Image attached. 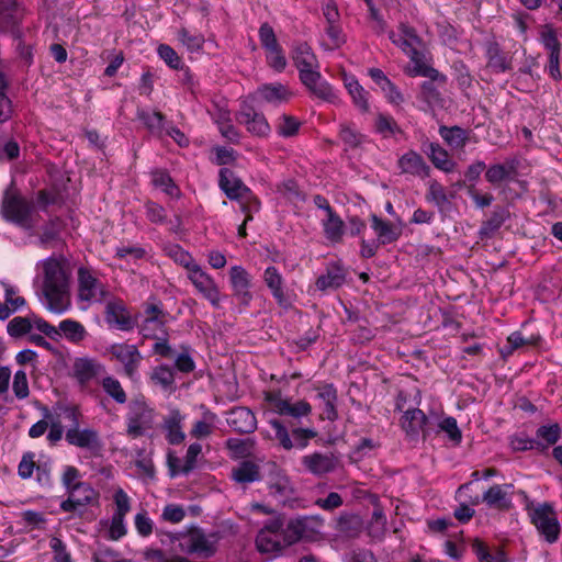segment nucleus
Returning a JSON list of instances; mask_svg holds the SVG:
<instances>
[{
	"label": "nucleus",
	"mask_w": 562,
	"mask_h": 562,
	"mask_svg": "<svg viewBox=\"0 0 562 562\" xmlns=\"http://www.w3.org/2000/svg\"><path fill=\"white\" fill-rule=\"evenodd\" d=\"M292 59L301 82L317 98L335 102L336 93L329 83L321 80L318 60L307 43L301 42L293 46Z\"/></svg>",
	"instance_id": "nucleus-1"
},
{
	"label": "nucleus",
	"mask_w": 562,
	"mask_h": 562,
	"mask_svg": "<svg viewBox=\"0 0 562 562\" xmlns=\"http://www.w3.org/2000/svg\"><path fill=\"white\" fill-rule=\"evenodd\" d=\"M43 293L49 311L59 314L70 307L69 271L61 260L49 258L44 262Z\"/></svg>",
	"instance_id": "nucleus-2"
},
{
	"label": "nucleus",
	"mask_w": 562,
	"mask_h": 562,
	"mask_svg": "<svg viewBox=\"0 0 562 562\" xmlns=\"http://www.w3.org/2000/svg\"><path fill=\"white\" fill-rule=\"evenodd\" d=\"M389 38L391 42L400 47L414 64L413 68L407 70V75L411 77H426L432 80H446V76L440 74L437 69L426 65L423 61V54L419 50L422 40L417 35L414 27L406 23L398 25V33L394 31L389 32Z\"/></svg>",
	"instance_id": "nucleus-3"
},
{
	"label": "nucleus",
	"mask_w": 562,
	"mask_h": 562,
	"mask_svg": "<svg viewBox=\"0 0 562 562\" xmlns=\"http://www.w3.org/2000/svg\"><path fill=\"white\" fill-rule=\"evenodd\" d=\"M218 184L229 200L238 201L241 204L243 212L248 213L251 209L259 210V200L233 170L222 168Z\"/></svg>",
	"instance_id": "nucleus-4"
},
{
	"label": "nucleus",
	"mask_w": 562,
	"mask_h": 562,
	"mask_svg": "<svg viewBox=\"0 0 562 562\" xmlns=\"http://www.w3.org/2000/svg\"><path fill=\"white\" fill-rule=\"evenodd\" d=\"M60 409L65 418L71 423L66 431L67 442L81 449L99 450L101 441L98 431L92 428H79V418L81 417L79 409L76 406H64Z\"/></svg>",
	"instance_id": "nucleus-5"
},
{
	"label": "nucleus",
	"mask_w": 562,
	"mask_h": 562,
	"mask_svg": "<svg viewBox=\"0 0 562 562\" xmlns=\"http://www.w3.org/2000/svg\"><path fill=\"white\" fill-rule=\"evenodd\" d=\"M220 539L218 532L205 533L203 529L194 527L186 532L178 547L186 554L210 559L216 553Z\"/></svg>",
	"instance_id": "nucleus-6"
},
{
	"label": "nucleus",
	"mask_w": 562,
	"mask_h": 562,
	"mask_svg": "<svg viewBox=\"0 0 562 562\" xmlns=\"http://www.w3.org/2000/svg\"><path fill=\"white\" fill-rule=\"evenodd\" d=\"M77 296L80 302L88 305L102 303L108 296L106 286L99 280L97 273L87 267H79L77 271Z\"/></svg>",
	"instance_id": "nucleus-7"
},
{
	"label": "nucleus",
	"mask_w": 562,
	"mask_h": 562,
	"mask_svg": "<svg viewBox=\"0 0 562 562\" xmlns=\"http://www.w3.org/2000/svg\"><path fill=\"white\" fill-rule=\"evenodd\" d=\"M32 205L16 192L7 190L2 200L1 213L3 217L25 229H31Z\"/></svg>",
	"instance_id": "nucleus-8"
},
{
	"label": "nucleus",
	"mask_w": 562,
	"mask_h": 562,
	"mask_svg": "<svg viewBox=\"0 0 562 562\" xmlns=\"http://www.w3.org/2000/svg\"><path fill=\"white\" fill-rule=\"evenodd\" d=\"M269 425L274 431V438L285 450L306 448L311 439L317 437V431L312 428H294L291 434L279 419H270Z\"/></svg>",
	"instance_id": "nucleus-9"
},
{
	"label": "nucleus",
	"mask_w": 562,
	"mask_h": 562,
	"mask_svg": "<svg viewBox=\"0 0 562 562\" xmlns=\"http://www.w3.org/2000/svg\"><path fill=\"white\" fill-rule=\"evenodd\" d=\"M154 409L145 401H133L126 415V434L135 439L145 436L154 426Z\"/></svg>",
	"instance_id": "nucleus-10"
},
{
	"label": "nucleus",
	"mask_w": 562,
	"mask_h": 562,
	"mask_svg": "<svg viewBox=\"0 0 562 562\" xmlns=\"http://www.w3.org/2000/svg\"><path fill=\"white\" fill-rule=\"evenodd\" d=\"M109 353L123 368V374L131 381H138V370L143 361V356L136 345L126 342H116L109 347Z\"/></svg>",
	"instance_id": "nucleus-11"
},
{
	"label": "nucleus",
	"mask_w": 562,
	"mask_h": 562,
	"mask_svg": "<svg viewBox=\"0 0 562 562\" xmlns=\"http://www.w3.org/2000/svg\"><path fill=\"white\" fill-rule=\"evenodd\" d=\"M531 522L549 543L559 539L560 524L550 505H540L529 513Z\"/></svg>",
	"instance_id": "nucleus-12"
},
{
	"label": "nucleus",
	"mask_w": 562,
	"mask_h": 562,
	"mask_svg": "<svg viewBox=\"0 0 562 562\" xmlns=\"http://www.w3.org/2000/svg\"><path fill=\"white\" fill-rule=\"evenodd\" d=\"M323 522L324 519L317 515L303 516L289 520L280 535L284 548L299 542L306 536L307 531L322 526Z\"/></svg>",
	"instance_id": "nucleus-13"
},
{
	"label": "nucleus",
	"mask_w": 562,
	"mask_h": 562,
	"mask_svg": "<svg viewBox=\"0 0 562 562\" xmlns=\"http://www.w3.org/2000/svg\"><path fill=\"white\" fill-rule=\"evenodd\" d=\"M188 279L195 290L207 300L213 307H220L221 293L215 280L202 269L201 266H193Z\"/></svg>",
	"instance_id": "nucleus-14"
},
{
	"label": "nucleus",
	"mask_w": 562,
	"mask_h": 562,
	"mask_svg": "<svg viewBox=\"0 0 562 562\" xmlns=\"http://www.w3.org/2000/svg\"><path fill=\"white\" fill-rule=\"evenodd\" d=\"M429 425L426 414L417 407H408L401 418L402 429L413 440L418 439L420 435L426 439L430 435Z\"/></svg>",
	"instance_id": "nucleus-15"
},
{
	"label": "nucleus",
	"mask_w": 562,
	"mask_h": 562,
	"mask_svg": "<svg viewBox=\"0 0 562 562\" xmlns=\"http://www.w3.org/2000/svg\"><path fill=\"white\" fill-rule=\"evenodd\" d=\"M238 123L246 126L247 131L256 136H267L270 132V125L261 112L255 110L252 105L244 101L240 110L236 114Z\"/></svg>",
	"instance_id": "nucleus-16"
},
{
	"label": "nucleus",
	"mask_w": 562,
	"mask_h": 562,
	"mask_svg": "<svg viewBox=\"0 0 562 562\" xmlns=\"http://www.w3.org/2000/svg\"><path fill=\"white\" fill-rule=\"evenodd\" d=\"M266 400L271 404L273 411L280 415L301 418L312 413V406L305 400L293 403L290 398H283L280 393H268Z\"/></svg>",
	"instance_id": "nucleus-17"
},
{
	"label": "nucleus",
	"mask_w": 562,
	"mask_h": 562,
	"mask_svg": "<svg viewBox=\"0 0 562 562\" xmlns=\"http://www.w3.org/2000/svg\"><path fill=\"white\" fill-rule=\"evenodd\" d=\"M99 493L88 482H81L77 486L72 487L67 499L60 504V509L66 513L77 510L78 507L91 505L98 503Z\"/></svg>",
	"instance_id": "nucleus-18"
},
{
	"label": "nucleus",
	"mask_w": 562,
	"mask_h": 562,
	"mask_svg": "<svg viewBox=\"0 0 562 562\" xmlns=\"http://www.w3.org/2000/svg\"><path fill=\"white\" fill-rule=\"evenodd\" d=\"M105 322L110 327L130 331L135 327V321L121 300L110 301L105 306Z\"/></svg>",
	"instance_id": "nucleus-19"
},
{
	"label": "nucleus",
	"mask_w": 562,
	"mask_h": 562,
	"mask_svg": "<svg viewBox=\"0 0 562 562\" xmlns=\"http://www.w3.org/2000/svg\"><path fill=\"white\" fill-rule=\"evenodd\" d=\"M301 463L311 474L323 476L337 469L338 459L333 453L313 452L302 457Z\"/></svg>",
	"instance_id": "nucleus-20"
},
{
	"label": "nucleus",
	"mask_w": 562,
	"mask_h": 562,
	"mask_svg": "<svg viewBox=\"0 0 562 562\" xmlns=\"http://www.w3.org/2000/svg\"><path fill=\"white\" fill-rule=\"evenodd\" d=\"M229 281L238 303L248 306L252 300V294L249 291L251 282L249 273L241 266H233L229 269Z\"/></svg>",
	"instance_id": "nucleus-21"
},
{
	"label": "nucleus",
	"mask_w": 562,
	"mask_h": 562,
	"mask_svg": "<svg viewBox=\"0 0 562 562\" xmlns=\"http://www.w3.org/2000/svg\"><path fill=\"white\" fill-rule=\"evenodd\" d=\"M104 371V366L93 358H76L72 363V376L80 386L88 385Z\"/></svg>",
	"instance_id": "nucleus-22"
},
{
	"label": "nucleus",
	"mask_w": 562,
	"mask_h": 562,
	"mask_svg": "<svg viewBox=\"0 0 562 562\" xmlns=\"http://www.w3.org/2000/svg\"><path fill=\"white\" fill-rule=\"evenodd\" d=\"M513 484H494L482 496V502L491 508L508 510L512 508Z\"/></svg>",
	"instance_id": "nucleus-23"
},
{
	"label": "nucleus",
	"mask_w": 562,
	"mask_h": 562,
	"mask_svg": "<svg viewBox=\"0 0 562 562\" xmlns=\"http://www.w3.org/2000/svg\"><path fill=\"white\" fill-rule=\"evenodd\" d=\"M24 14L25 9L16 0H0V32L18 26Z\"/></svg>",
	"instance_id": "nucleus-24"
},
{
	"label": "nucleus",
	"mask_w": 562,
	"mask_h": 562,
	"mask_svg": "<svg viewBox=\"0 0 562 562\" xmlns=\"http://www.w3.org/2000/svg\"><path fill=\"white\" fill-rule=\"evenodd\" d=\"M371 228L376 235V239L382 246L395 243L402 235V225L383 220L375 214H371Z\"/></svg>",
	"instance_id": "nucleus-25"
},
{
	"label": "nucleus",
	"mask_w": 562,
	"mask_h": 562,
	"mask_svg": "<svg viewBox=\"0 0 562 562\" xmlns=\"http://www.w3.org/2000/svg\"><path fill=\"white\" fill-rule=\"evenodd\" d=\"M228 426L236 432L250 434L257 427L254 413L247 407H234L226 418Z\"/></svg>",
	"instance_id": "nucleus-26"
},
{
	"label": "nucleus",
	"mask_w": 562,
	"mask_h": 562,
	"mask_svg": "<svg viewBox=\"0 0 562 562\" xmlns=\"http://www.w3.org/2000/svg\"><path fill=\"white\" fill-rule=\"evenodd\" d=\"M397 166L402 173L414 177L427 178L430 173V167L426 164L423 156L414 150H409L401 156Z\"/></svg>",
	"instance_id": "nucleus-27"
},
{
	"label": "nucleus",
	"mask_w": 562,
	"mask_h": 562,
	"mask_svg": "<svg viewBox=\"0 0 562 562\" xmlns=\"http://www.w3.org/2000/svg\"><path fill=\"white\" fill-rule=\"evenodd\" d=\"M317 398L322 401L323 413L321 418L329 422H335L339 418L337 411L338 395L337 390L331 383L316 386Z\"/></svg>",
	"instance_id": "nucleus-28"
},
{
	"label": "nucleus",
	"mask_w": 562,
	"mask_h": 562,
	"mask_svg": "<svg viewBox=\"0 0 562 562\" xmlns=\"http://www.w3.org/2000/svg\"><path fill=\"white\" fill-rule=\"evenodd\" d=\"M263 281L268 289L271 291V294L277 301L278 305L284 308L289 307L291 303L289 302L283 289V277L274 266H269L266 268L263 272Z\"/></svg>",
	"instance_id": "nucleus-29"
},
{
	"label": "nucleus",
	"mask_w": 562,
	"mask_h": 562,
	"mask_svg": "<svg viewBox=\"0 0 562 562\" xmlns=\"http://www.w3.org/2000/svg\"><path fill=\"white\" fill-rule=\"evenodd\" d=\"M183 420L184 416L179 409H171L164 418L162 429L170 445H180L186 439V434L182 430Z\"/></svg>",
	"instance_id": "nucleus-30"
},
{
	"label": "nucleus",
	"mask_w": 562,
	"mask_h": 562,
	"mask_svg": "<svg viewBox=\"0 0 562 562\" xmlns=\"http://www.w3.org/2000/svg\"><path fill=\"white\" fill-rule=\"evenodd\" d=\"M487 67L494 72H505L512 68V59L496 42L486 44Z\"/></svg>",
	"instance_id": "nucleus-31"
},
{
	"label": "nucleus",
	"mask_w": 562,
	"mask_h": 562,
	"mask_svg": "<svg viewBox=\"0 0 562 562\" xmlns=\"http://www.w3.org/2000/svg\"><path fill=\"white\" fill-rule=\"evenodd\" d=\"M258 97L271 104L279 105L288 102L292 93L282 83L262 85L257 89Z\"/></svg>",
	"instance_id": "nucleus-32"
},
{
	"label": "nucleus",
	"mask_w": 562,
	"mask_h": 562,
	"mask_svg": "<svg viewBox=\"0 0 562 562\" xmlns=\"http://www.w3.org/2000/svg\"><path fill=\"white\" fill-rule=\"evenodd\" d=\"M322 227L325 238L331 244H339L342 241L345 223L335 211L330 212L322 220Z\"/></svg>",
	"instance_id": "nucleus-33"
},
{
	"label": "nucleus",
	"mask_w": 562,
	"mask_h": 562,
	"mask_svg": "<svg viewBox=\"0 0 562 562\" xmlns=\"http://www.w3.org/2000/svg\"><path fill=\"white\" fill-rule=\"evenodd\" d=\"M439 135L452 149H463L469 140V132L458 125L440 126Z\"/></svg>",
	"instance_id": "nucleus-34"
},
{
	"label": "nucleus",
	"mask_w": 562,
	"mask_h": 562,
	"mask_svg": "<svg viewBox=\"0 0 562 562\" xmlns=\"http://www.w3.org/2000/svg\"><path fill=\"white\" fill-rule=\"evenodd\" d=\"M344 82L348 93L352 99L353 104L359 109V111L362 113L369 112V92L363 89V87L353 76L345 77Z\"/></svg>",
	"instance_id": "nucleus-35"
},
{
	"label": "nucleus",
	"mask_w": 562,
	"mask_h": 562,
	"mask_svg": "<svg viewBox=\"0 0 562 562\" xmlns=\"http://www.w3.org/2000/svg\"><path fill=\"white\" fill-rule=\"evenodd\" d=\"M428 157L437 169L446 173L453 172L457 168V162L453 161L448 151L437 143H430Z\"/></svg>",
	"instance_id": "nucleus-36"
},
{
	"label": "nucleus",
	"mask_w": 562,
	"mask_h": 562,
	"mask_svg": "<svg viewBox=\"0 0 562 562\" xmlns=\"http://www.w3.org/2000/svg\"><path fill=\"white\" fill-rule=\"evenodd\" d=\"M508 216L509 213L506 209L496 207L491 216L482 223L479 229L480 237L482 239L492 237L502 227Z\"/></svg>",
	"instance_id": "nucleus-37"
},
{
	"label": "nucleus",
	"mask_w": 562,
	"mask_h": 562,
	"mask_svg": "<svg viewBox=\"0 0 562 562\" xmlns=\"http://www.w3.org/2000/svg\"><path fill=\"white\" fill-rule=\"evenodd\" d=\"M59 336H64L67 340L74 344H79L86 339L88 331L85 326L78 321L67 318L58 325Z\"/></svg>",
	"instance_id": "nucleus-38"
},
{
	"label": "nucleus",
	"mask_w": 562,
	"mask_h": 562,
	"mask_svg": "<svg viewBox=\"0 0 562 562\" xmlns=\"http://www.w3.org/2000/svg\"><path fill=\"white\" fill-rule=\"evenodd\" d=\"M232 477L237 483L247 484L260 480L259 465L252 461H243L232 470Z\"/></svg>",
	"instance_id": "nucleus-39"
},
{
	"label": "nucleus",
	"mask_w": 562,
	"mask_h": 562,
	"mask_svg": "<svg viewBox=\"0 0 562 562\" xmlns=\"http://www.w3.org/2000/svg\"><path fill=\"white\" fill-rule=\"evenodd\" d=\"M346 276L341 268H328L325 274L317 278L315 285L319 291L335 290L345 283Z\"/></svg>",
	"instance_id": "nucleus-40"
},
{
	"label": "nucleus",
	"mask_w": 562,
	"mask_h": 562,
	"mask_svg": "<svg viewBox=\"0 0 562 562\" xmlns=\"http://www.w3.org/2000/svg\"><path fill=\"white\" fill-rule=\"evenodd\" d=\"M138 119L145 124L148 131L156 136L161 137L166 130V117L159 111L139 110L137 112Z\"/></svg>",
	"instance_id": "nucleus-41"
},
{
	"label": "nucleus",
	"mask_w": 562,
	"mask_h": 562,
	"mask_svg": "<svg viewBox=\"0 0 562 562\" xmlns=\"http://www.w3.org/2000/svg\"><path fill=\"white\" fill-rule=\"evenodd\" d=\"M561 437V428L559 424L542 425L536 431V439L539 440V451H544L549 447L555 445Z\"/></svg>",
	"instance_id": "nucleus-42"
},
{
	"label": "nucleus",
	"mask_w": 562,
	"mask_h": 562,
	"mask_svg": "<svg viewBox=\"0 0 562 562\" xmlns=\"http://www.w3.org/2000/svg\"><path fill=\"white\" fill-rule=\"evenodd\" d=\"M217 420V416L215 413L206 409L201 420H196L191 430L190 436L195 439H203L213 434V430L215 428V423Z\"/></svg>",
	"instance_id": "nucleus-43"
},
{
	"label": "nucleus",
	"mask_w": 562,
	"mask_h": 562,
	"mask_svg": "<svg viewBox=\"0 0 562 562\" xmlns=\"http://www.w3.org/2000/svg\"><path fill=\"white\" fill-rule=\"evenodd\" d=\"M339 137L348 148H357L363 144L366 136L352 124L342 123L339 125Z\"/></svg>",
	"instance_id": "nucleus-44"
},
{
	"label": "nucleus",
	"mask_w": 562,
	"mask_h": 562,
	"mask_svg": "<svg viewBox=\"0 0 562 562\" xmlns=\"http://www.w3.org/2000/svg\"><path fill=\"white\" fill-rule=\"evenodd\" d=\"M301 125L302 123L297 117L290 114H282L277 120L276 130L280 136L289 138L299 133Z\"/></svg>",
	"instance_id": "nucleus-45"
},
{
	"label": "nucleus",
	"mask_w": 562,
	"mask_h": 562,
	"mask_svg": "<svg viewBox=\"0 0 562 562\" xmlns=\"http://www.w3.org/2000/svg\"><path fill=\"white\" fill-rule=\"evenodd\" d=\"M256 546L260 552H277L284 548L281 536L271 535L268 531H260L258 533Z\"/></svg>",
	"instance_id": "nucleus-46"
},
{
	"label": "nucleus",
	"mask_w": 562,
	"mask_h": 562,
	"mask_svg": "<svg viewBox=\"0 0 562 562\" xmlns=\"http://www.w3.org/2000/svg\"><path fill=\"white\" fill-rule=\"evenodd\" d=\"M178 40L191 53L200 52L204 45V36L201 33H191L187 27L177 32Z\"/></svg>",
	"instance_id": "nucleus-47"
},
{
	"label": "nucleus",
	"mask_w": 562,
	"mask_h": 562,
	"mask_svg": "<svg viewBox=\"0 0 562 562\" xmlns=\"http://www.w3.org/2000/svg\"><path fill=\"white\" fill-rule=\"evenodd\" d=\"M426 200L430 203H434L437 207H439V210H443L450 203L445 188L437 180L429 182Z\"/></svg>",
	"instance_id": "nucleus-48"
},
{
	"label": "nucleus",
	"mask_w": 562,
	"mask_h": 562,
	"mask_svg": "<svg viewBox=\"0 0 562 562\" xmlns=\"http://www.w3.org/2000/svg\"><path fill=\"white\" fill-rule=\"evenodd\" d=\"M103 391L113 398L117 404H125L127 395L122 387L121 382L114 376H105L101 381Z\"/></svg>",
	"instance_id": "nucleus-49"
},
{
	"label": "nucleus",
	"mask_w": 562,
	"mask_h": 562,
	"mask_svg": "<svg viewBox=\"0 0 562 562\" xmlns=\"http://www.w3.org/2000/svg\"><path fill=\"white\" fill-rule=\"evenodd\" d=\"M374 127L376 133L381 134L383 137H390L402 132L394 117L384 113L378 114Z\"/></svg>",
	"instance_id": "nucleus-50"
},
{
	"label": "nucleus",
	"mask_w": 562,
	"mask_h": 562,
	"mask_svg": "<svg viewBox=\"0 0 562 562\" xmlns=\"http://www.w3.org/2000/svg\"><path fill=\"white\" fill-rule=\"evenodd\" d=\"M150 380L155 383L160 385L164 390H170L173 387L175 384V373L173 370L166 366H158L154 368Z\"/></svg>",
	"instance_id": "nucleus-51"
},
{
	"label": "nucleus",
	"mask_w": 562,
	"mask_h": 562,
	"mask_svg": "<svg viewBox=\"0 0 562 562\" xmlns=\"http://www.w3.org/2000/svg\"><path fill=\"white\" fill-rule=\"evenodd\" d=\"M472 549L480 562H507L504 551L497 550L492 554L487 546L479 539L473 541Z\"/></svg>",
	"instance_id": "nucleus-52"
},
{
	"label": "nucleus",
	"mask_w": 562,
	"mask_h": 562,
	"mask_svg": "<svg viewBox=\"0 0 562 562\" xmlns=\"http://www.w3.org/2000/svg\"><path fill=\"white\" fill-rule=\"evenodd\" d=\"M151 182L156 188L161 189L170 196L178 194V188L168 172L164 170H156L151 173Z\"/></svg>",
	"instance_id": "nucleus-53"
},
{
	"label": "nucleus",
	"mask_w": 562,
	"mask_h": 562,
	"mask_svg": "<svg viewBox=\"0 0 562 562\" xmlns=\"http://www.w3.org/2000/svg\"><path fill=\"white\" fill-rule=\"evenodd\" d=\"M435 81L436 80L430 79L429 81H424L420 86V97L429 105H438L442 101L441 93L434 83ZM437 81L443 85L447 79L445 81Z\"/></svg>",
	"instance_id": "nucleus-54"
},
{
	"label": "nucleus",
	"mask_w": 562,
	"mask_h": 562,
	"mask_svg": "<svg viewBox=\"0 0 562 562\" xmlns=\"http://www.w3.org/2000/svg\"><path fill=\"white\" fill-rule=\"evenodd\" d=\"M512 169L503 164L491 165L485 172V179L492 186H497L509 179Z\"/></svg>",
	"instance_id": "nucleus-55"
},
{
	"label": "nucleus",
	"mask_w": 562,
	"mask_h": 562,
	"mask_svg": "<svg viewBox=\"0 0 562 562\" xmlns=\"http://www.w3.org/2000/svg\"><path fill=\"white\" fill-rule=\"evenodd\" d=\"M158 56L166 63L171 69H183V63L178 53L167 44H160L157 48Z\"/></svg>",
	"instance_id": "nucleus-56"
},
{
	"label": "nucleus",
	"mask_w": 562,
	"mask_h": 562,
	"mask_svg": "<svg viewBox=\"0 0 562 562\" xmlns=\"http://www.w3.org/2000/svg\"><path fill=\"white\" fill-rule=\"evenodd\" d=\"M328 43L324 44L327 49H337L346 43V35L339 24H331L325 27Z\"/></svg>",
	"instance_id": "nucleus-57"
},
{
	"label": "nucleus",
	"mask_w": 562,
	"mask_h": 562,
	"mask_svg": "<svg viewBox=\"0 0 562 562\" xmlns=\"http://www.w3.org/2000/svg\"><path fill=\"white\" fill-rule=\"evenodd\" d=\"M165 322V318L148 316L142 324L140 334L144 336V338H158L157 333H164Z\"/></svg>",
	"instance_id": "nucleus-58"
},
{
	"label": "nucleus",
	"mask_w": 562,
	"mask_h": 562,
	"mask_svg": "<svg viewBox=\"0 0 562 562\" xmlns=\"http://www.w3.org/2000/svg\"><path fill=\"white\" fill-rule=\"evenodd\" d=\"M43 416L49 420V431L47 435V439L52 443H56L63 438L64 434V427L61 425V422L59 419V416H54L47 408H44Z\"/></svg>",
	"instance_id": "nucleus-59"
},
{
	"label": "nucleus",
	"mask_w": 562,
	"mask_h": 562,
	"mask_svg": "<svg viewBox=\"0 0 562 562\" xmlns=\"http://www.w3.org/2000/svg\"><path fill=\"white\" fill-rule=\"evenodd\" d=\"M438 428L448 435L449 439L454 443H460L462 440L461 430L458 427L457 419L454 417H445L439 424Z\"/></svg>",
	"instance_id": "nucleus-60"
},
{
	"label": "nucleus",
	"mask_w": 562,
	"mask_h": 562,
	"mask_svg": "<svg viewBox=\"0 0 562 562\" xmlns=\"http://www.w3.org/2000/svg\"><path fill=\"white\" fill-rule=\"evenodd\" d=\"M202 452V446L199 442L191 443L188 449L186 457L183 459V468L182 474L188 475L191 473L196 467L198 457Z\"/></svg>",
	"instance_id": "nucleus-61"
},
{
	"label": "nucleus",
	"mask_w": 562,
	"mask_h": 562,
	"mask_svg": "<svg viewBox=\"0 0 562 562\" xmlns=\"http://www.w3.org/2000/svg\"><path fill=\"white\" fill-rule=\"evenodd\" d=\"M37 464L35 462V453L27 451L23 453L22 459L18 465V474L21 479H31Z\"/></svg>",
	"instance_id": "nucleus-62"
},
{
	"label": "nucleus",
	"mask_w": 562,
	"mask_h": 562,
	"mask_svg": "<svg viewBox=\"0 0 562 562\" xmlns=\"http://www.w3.org/2000/svg\"><path fill=\"white\" fill-rule=\"evenodd\" d=\"M113 501L115 510L113 516L125 517L131 510V498L123 488H117L114 492Z\"/></svg>",
	"instance_id": "nucleus-63"
},
{
	"label": "nucleus",
	"mask_w": 562,
	"mask_h": 562,
	"mask_svg": "<svg viewBox=\"0 0 562 562\" xmlns=\"http://www.w3.org/2000/svg\"><path fill=\"white\" fill-rule=\"evenodd\" d=\"M134 525L140 537H149L154 531V521L144 509L135 515Z\"/></svg>",
	"instance_id": "nucleus-64"
}]
</instances>
